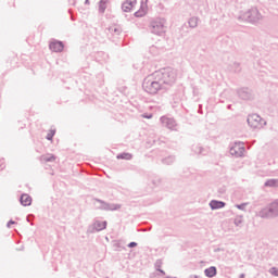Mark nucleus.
Masks as SVG:
<instances>
[{"label": "nucleus", "instance_id": "nucleus-1", "mask_svg": "<svg viewBox=\"0 0 278 278\" xmlns=\"http://www.w3.org/2000/svg\"><path fill=\"white\" fill-rule=\"evenodd\" d=\"M177 74L172 68H162L148 75L142 83V89L148 94H157V92H166L175 85Z\"/></svg>", "mask_w": 278, "mask_h": 278}, {"label": "nucleus", "instance_id": "nucleus-2", "mask_svg": "<svg viewBox=\"0 0 278 278\" xmlns=\"http://www.w3.org/2000/svg\"><path fill=\"white\" fill-rule=\"evenodd\" d=\"M148 31L154 36H164L166 34V18L151 17L148 24Z\"/></svg>", "mask_w": 278, "mask_h": 278}, {"label": "nucleus", "instance_id": "nucleus-3", "mask_svg": "<svg viewBox=\"0 0 278 278\" xmlns=\"http://www.w3.org/2000/svg\"><path fill=\"white\" fill-rule=\"evenodd\" d=\"M238 21H244L245 23H252V25H255V23H260V21H262V13H260L257 8H251L241 13L238 16Z\"/></svg>", "mask_w": 278, "mask_h": 278}, {"label": "nucleus", "instance_id": "nucleus-4", "mask_svg": "<svg viewBox=\"0 0 278 278\" xmlns=\"http://www.w3.org/2000/svg\"><path fill=\"white\" fill-rule=\"evenodd\" d=\"M257 216L260 218H277L278 216V199L271 202L266 207L262 208Z\"/></svg>", "mask_w": 278, "mask_h": 278}, {"label": "nucleus", "instance_id": "nucleus-5", "mask_svg": "<svg viewBox=\"0 0 278 278\" xmlns=\"http://www.w3.org/2000/svg\"><path fill=\"white\" fill-rule=\"evenodd\" d=\"M94 201L97 203H100V206H98V210H103L104 212H116L122 207L121 204L109 203L99 198H96Z\"/></svg>", "mask_w": 278, "mask_h": 278}, {"label": "nucleus", "instance_id": "nucleus-6", "mask_svg": "<svg viewBox=\"0 0 278 278\" xmlns=\"http://www.w3.org/2000/svg\"><path fill=\"white\" fill-rule=\"evenodd\" d=\"M237 96L242 101H253L255 99V93L249 87H242L237 89Z\"/></svg>", "mask_w": 278, "mask_h": 278}, {"label": "nucleus", "instance_id": "nucleus-7", "mask_svg": "<svg viewBox=\"0 0 278 278\" xmlns=\"http://www.w3.org/2000/svg\"><path fill=\"white\" fill-rule=\"evenodd\" d=\"M244 142H235V144L230 148L229 153L233 157H243L244 156Z\"/></svg>", "mask_w": 278, "mask_h": 278}, {"label": "nucleus", "instance_id": "nucleus-8", "mask_svg": "<svg viewBox=\"0 0 278 278\" xmlns=\"http://www.w3.org/2000/svg\"><path fill=\"white\" fill-rule=\"evenodd\" d=\"M103 229H108L106 220L94 219L92 226L87 229L88 233H97L98 231H103Z\"/></svg>", "mask_w": 278, "mask_h": 278}, {"label": "nucleus", "instance_id": "nucleus-9", "mask_svg": "<svg viewBox=\"0 0 278 278\" xmlns=\"http://www.w3.org/2000/svg\"><path fill=\"white\" fill-rule=\"evenodd\" d=\"M247 121L252 129H260L262 127V116L258 114L249 115Z\"/></svg>", "mask_w": 278, "mask_h": 278}, {"label": "nucleus", "instance_id": "nucleus-10", "mask_svg": "<svg viewBox=\"0 0 278 278\" xmlns=\"http://www.w3.org/2000/svg\"><path fill=\"white\" fill-rule=\"evenodd\" d=\"M160 121L163 127H166L167 129H175L177 127V122L173 117L161 116Z\"/></svg>", "mask_w": 278, "mask_h": 278}, {"label": "nucleus", "instance_id": "nucleus-11", "mask_svg": "<svg viewBox=\"0 0 278 278\" xmlns=\"http://www.w3.org/2000/svg\"><path fill=\"white\" fill-rule=\"evenodd\" d=\"M49 49L54 53H62L64 51V42L60 40H54L50 42Z\"/></svg>", "mask_w": 278, "mask_h": 278}, {"label": "nucleus", "instance_id": "nucleus-12", "mask_svg": "<svg viewBox=\"0 0 278 278\" xmlns=\"http://www.w3.org/2000/svg\"><path fill=\"white\" fill-rule=\"evenodd\" d=\"M31 195L27 194V193H23L20 197V203L21 205H23L24 207H28L29 205H31Z\"/></svg>", "mask_w": 278, "mask_h": 278}, {"label": "nucleus", "instance_id": "nucleus-13", "mask_svg": "<svg viewBox=\"0 0 278 278\" xmlns=\"http://www.w3.org/2000/svg\"><path fill=\"white\" fill-rule=\"evenodd\" d=\"M210 207L211 210H223L227 203L220 201V200H211L210 202Z\"/></svg>", "mask_w": 278, "mask_h": 278}, {"label": "nucleus", "instance_id": "nucleus-14", "mask_svg": "<svg viewBox=\"0 0 278 278\" xmlns=\"http://www.w3.org/2000/svg\"><path fill=\"white\" fill-rule=\"evenodd\" d=\"M137 0H126L122 4L123 12H131V9L136 5Z\"/></svg>", "mask_w": 278, "mask_h": 278}, {"label": "nucleus", "instance_id": "nucleus-15", "mask_svg": "<svg viewBox=\"0 0 278 278\" xmlns=\"http://www.w3.org/2000/svg\"><path fill=\"white\" fill-rule=\"evenodd\" d=\"M204 275L205 277H208V278L216 277V275H218V269L216 268V266H211L204 269Z\"/></svg>", "mask_w": 278, "mask_h": 278}, {"label": "nucleus", "instance_id": "nucleus-16", "mask_svg": "<svg viewBox=\"0 0 278 278\" xmlns=\"http://www.w3.org/2000/svg\"><path fill=\"white\" fill-rule=\"evenodd\" d=\"M110 0H100L99 1V8H98V12L99 14H105V10H108V2Z\"/></svg>", "mask_w": 278, "mask_h": 278}, {"label": "nucleus", "instance_id": "nucleus-17", "mask_svg": "<svg viewBox=\"0 0 278 278\" xmlns=\"http://www.w3.org/2000/svg\"><path fill=\"white\" fill-rule=\"evenodd\" d=\"M162 164H165L166 166H170V164L175 163V155H169L161 160Z\"/></svg>", "mask_w": 278, "mask_h": 278}, {"label": "nucleus", "instance_id": "nucleus-18", "mask_svg": "<svg viewBox=\"0 0 278 278\" xmlns=\"http://www.w3.org/2000/svg\"><path fill=\"white\" fill-rule=\"evenodd\" d=\"M40 162H55V155L53 154L41 155Z\"/></svg>", "mask_w": 278, "mask_h": 278}, {"label": "nucleus", "instance_id": "nucleus-19", "mask_svg": "<svg viewBox=\"0 0 278 278\" xmlns=\"http://www.w3.org/2000/svg\"><path fill=\"white\" fill-rule=\"evenodd\" d=\"M265 188H277L278 186V180L277 179H268L264 184Z\"/></svg>", "mask_w": 278, "mask_h": 278}, {"label": "nucleus", "instance_id": "nucleus-20", "mask_svg": "<svg viewBox=\"0 0 278 278\" xmlns=\"http://www.w3.org/2000/svg\"><path fill=\"white\" fill-rule=\"evenodd\" d=\"M134 154L129 153V152H124V153H119L117 154V160H132Z\"/></svg>", "mask_w": 278, "mask_h": 278}, {"label": "nucleus", "instance_id": "nucleus-21", "mask_svg": "<svg viewBox=\"0 0 278 278\" xmlns=\"http://www.w3.org/2000/svg\"><path fill=\"white\" fill-rule=\"evenodd\" d=\"M192 151L197 153V155H205V149L201 146H193Z\"/></svg>", "mask_w": 278, "mask_h": 278}, {"label": "nucleus", "instance_id": "nucleus-22", "mask_svg": "<svg viewBox=\"0 0 278 278\" xmlns=\"http://www.w3.org/2000/svg\"><path fill=\"white\" fill-rule=\"evenodd\" d=\"M189 23V27H191V29H194V27H197L199 25V17H191L188 21Z\"/></svg>", "mask_w": 278, "mask_h": 278}, {"label": "nucleus", "instance_id": "nucleus-23", "mask_svg": "<svg viewBox=\"0 0 278 278\" xmlns=\"http://www.w3.org/2000/svg\"><path fill=\"white\" fill-rule=\"evenodd\" d=\"M110 34H114L115 36H121V33L123 31L121 27L118 26H111L109 28Z\"/></svg>", "mask_w": 278, "mask_h": 278}, {"label": "nucleus", "instance_id": "nucleus-24", "mask_svg": "<svg viewBox=\"0 0 278 278\" xmlns=\"http://www.w3.org/2000/svg\"><path fill=\"white\" fill-rule=\"evenodd\" d=\"M231 71H233V73H240V71H242V67L240 66V63L239 62L232 63Z\"/></svg>", "mask_w": 278, "mask_h": 278}, {"label": "nucleus", "instance_id": "nucleus-25", "mask_svg": "<svg viewBox=\"0 0 278 278\" xmlns=\"http://www.w3.org/2000/svg\"><path fill=\"white\" fill-rule=\"evenodd\" d=\"M146 14H147V11H144L143 9H140L137 12H135L136 18H142V16H146Z\"/></svg>", "mask_w": 278, "mask_h": 278}, {"label": "nucleus", "instance_id": "nucleus-26", "mask_svg": "<svg viewBox=\"0 0 278 278\" xmlns=\"http://www.w3.org/2000/svg\"><path fill=\"white\" fill-rule=\"evenodd\" d=\"M247 205H249V203H241L236 204L235 207H237V210H241V212H247Z\"/></svg>", "mask_w": 278, "mask_h": 278}, {"label": "nucleus", "instance_id": "nucleus-27", "mask_svg": "<svg viewBox=\"0 0 278 278\" xmlns=\"http://www.w3.org/2000/svg\"><path fill=\"white\" fill-rule=\"evenodd\" d=\"M54 136H55V130H50V132H48L46 139L47 140H53Z\"/></svg>", "mask_w": 278, "mask_h": 278}, {"label": "nucleus", "instance_id": "nucleus-28", "mask_svg": "<svg viewBox=\"0 0 278 278\" xmlns=\"http://www.w3.org/2000/svg\"><path fill=\"white\" fill-rule=\"evenodd\" d=\"M270 275H273L274 277H278V268L277 267H271L269 269Z\"/></svg>", "mask_w": 278, "mask_h": 278}, {"label": "nucleus", "instance_id": "nucleus-29", "mask_svg": "<svg viewBox=\"0 0 278 278\" xmlns=\"http://www.w3.org/2000/svg\"><path fill=\"white\" fill-rule=\"evenodd\" d=\"M154 266L156 270H160L162 268V260H156Z\"/></svg>", "mask_w": 278, "mask_h": 278}, {"label": "nucleus", "instance_id": "nucleus-30", "mask_svg": "<svg viewBox=\"0 0 278 278\" xmlns=\"http://www.w3.org/2000/svg\"><path fill=\"white\" fill-rule=\"evenodd\" d=\"M235 225H236V227H240V225H242V217L236 218L235 219Z\"/></svg>", "mask_w": 278, "mask_h": 278}, {"label": "nucleus", "instance_id": "nucleus-31", "mask_svg": "<svg viewBox=\"0 0 278 278\" xmlns=\"http://www.w3.org/2000/svg\"><path fill=\"white\" fill-rule=\"evenodd\" d=\"M136 247H138V243L136 241H131L130 243H128V249H136Z\"/></svg>", "mask_w": 278, "mask_h": 278}, {"label": "nucleus", "instance_id": "nucleus-32", "mask_svg": "<svg viewBox=\"0 0 278 278\" xmlns=\"http://www.w3.org/2000/svg\"><path fill=\"white\" fill-rule=\"evenodd\" d=\"M12 225H16V222H14V220H9L8 223H7V227L10 229V227H12Z\"/></svg>", "mask_w": 278, "mask_h": 278}, {"label": "nucleus", "instance_id": "nucleus-33", "mask_svg": "<svg viewBox=\"0 0 278 278\" xmlns=\"http://www.w3.org/2000/svg\"><path fill=\"white\" fill-rule=\"evenodd\" d=\"M3 168H5V162L0 160V170H3Z\"/></svg>", "mask_w": 278, "mask_h": 278}, {"label": "nucleus", "instance_id": "nucleus-34", "mask_svg": "<svg viewBox=\"0 0 278 278\" xmlns=\"http://www.w3.org/2000/svg\"><path fill=\"white\" fill-rule=\"evenodd\" d=\"M68 14H71V20H72V21H75V16H73V10L70 9V10H68Z\"/></svg>", "mask_w": 278, "mask_h": 278}, {"label": "nucleus", "instance_id": "nucleus-35", "mask_svg": "<svg viewBox=\"0 0 278 278\" xmlns=\"http://www.w3.org/2000/svg\"><path fill=\"white\" fill-rule=\"evenodd\" d=\"M143 118H153V114L143 115Z\"/></svg>", "mask_w": 278, "mask_h": 278}, {"label": "nucleus", "instance_id": "nucleus-36", "mask_svg": "<svg viewBox=\"0 0 278 278\" xmlns=\"http://www.w3.org/2000/svg\"><path fill=\"white\" fill-rule=\"evenodd\" d=\"M159 273H161V275H166V271H164L162 268L157 269Z\"/></svg>", "mask_w": 278, "mask_h": 278}, {"label": "nucleus", "instance_id": "nucleus-37", "mask_svg": "<svg viewBox=\"0 0 278 278\" xmlns=\"http://www.w3.org/2000/svg\"><path fill=\"white\" fill-rule=\"evenodd\" d=\"M85 5H90V0H85Z\"/></svg>", "mask_w": 278, "mask_h": 278}, {"label": "nucleus", "instance_id": "nucleus-38", "mask_svg": "<svg viewBox=\"0 0 278 278\" xmlns=\"http://www.w3.org/2000/svg\"><path fill=\"white\" fill-rule=\"evenodd\" d=\"M220 251H223V249H220V248L215 249V253H218Z\"/></svg>", "mask_w": 278, "mask_h": 278}, {"label": "nucleus", "instance_id": "nucleus-39", "mask_svg": "<svg viewBox=\"0 0 278 278\" xmlns=\"http://www.w3.org/2000/svg\"><path fill=\"white\" fill-rule=\"evenodd\" d=\"M245 277H247L245 274H240V275H239V278H245Z\"/></svg>", "mask_w": 278, "mask_h": 278}, {"label": "nucleus", "instance_id": "nucleus-40", "mask_svg": "<svg viewBox=\"0 0 278 278\" xmlns=\"http://www.w3.org/2000/svg\"><path fill=\"white\" fill-rule=\"evenodd\" d=\"M190 278H200L198 275H191Z\"/></svg>", "mask_w": 278, "mask_h": 278}, {"label": "nucleus", "instance_id": "nucleus-41", "mask_svg": "<svg viewBox=\"0 0 278 278\" xmlns=\"http://www.w3.org/2000/svg\"><path fill=\"white\" fill-rule=\"evenodd\" d=\"M26 220H27V223H29V220H30V219H29V215L26 217Z\"/></svg>", "mask_w": 278, "mask_h": 278}, {"label": "nucleus", "instance_id": "nucleus-42", "mask_svg": "<svg viewBox=\"0 0 278 278\" xmlns=\"http://www.w3.org/2000/svg\"><path fill=\"white\" fill-rule=\"evenodd\" d=\"M165 278H177V277H170V276H166Z\"/></svg>", "mask_w": 278, "mask_h": 278}, {"label": "nucleus", "instance_id": "nucleus-43", "mask_svg": "<svg viewBox=\"0 0 278 278\" xmlns=\"http://www.w3.org/2000/svg\"><path fill=\"white\" fill-rule=\"evenodd\" d=\"M230 109H231V104L228 105V110H230Z\"/></svg>", "mask_w": 278, "mask_h": 278}]
</instances>
